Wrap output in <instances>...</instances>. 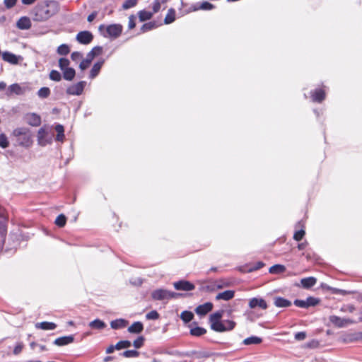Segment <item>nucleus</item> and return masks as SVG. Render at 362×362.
<instances>
[{
	"mask_svg": "<svg viewBox=\"0 0 362 362\" xmlns=\"http://www.w3.org/2000/svg\"><path fill=\"white\" fill-rule=\"evenodd\" d=\"M264 266V263L261 262V261L255 262L253 265H252L248 269V272H254V271H257V270L262 268Z\"/></svg>",
	"mask_w": 362,
	"mask_h": 362,
	"instance_id": "51",
	"label": "nucleus"
},
{
	"mask_svg": "<svg viewBox=\"0 0 362 362\" xmlns=\"http://www.w3.org/2000/svg\"><path fill=\"white\" fill-rule=\"evenodd\" d=\"M320 302V300L319 298L313 296H309L305 300L306 308H308L311 306H315L318 305Z\"/></svg>",
	"mask_w": 362,
	"mask_h": 362,
	"instance_id": "41",
	"label": "nucleus"
},
{
	"mask_svg": "<svg viewBox=\"0 0 362 362\" xmlns=\"http://www.w3.org/2000/svg\"><path fill=\"white\" fill-rule=\"evenodd\" d=\"M104 62H105V60L101 59L93 64V66L90 71V74H89L90 78L93 79L98 75V74L100 71V69H101L103 64H104Z\"/></svg>",
	"mask_w": 362,
	"mask_h": 362,
	"instance_id": "21",
	"label": "nucleus"
},
{
	"mask_svg": "<svg viewBox=\"0 0 362 362\" xmlns=\"http://www.w3.org/2000/svg\"><path fill=\"white\" fill-rule=\"evenodd\" d=\"M355 310L356 308L354 305H344L340 308V311L349 313H353Z\"/></svg>",
	"mask_w": 362,
	"mask_h": 362,
	"instance_id": "53",
	"label": "nucleus"
},
{
	"mask_svg": "<svg viewBox=\"0 0 362 362\" xmlns=\"http://www.w3.org/2000/svg\"><path fill=\"white\" fill-rule=\"evenodd\" d=\"M180 318L185 323H188L193 320L194 314L191 311L184 310L181 313Z\"/></svg>",
	"mask_w": 362,
	"mask_h": 362,
	"instance_id": "34",
	"label": "nucleus"
},
{
	"mask_svg": "<svg viewBox=\"0 0 362 362\" xmlns=\"http://www.w3.org/2000/svg\"><path fill=\"white\" fill-rule=\"evenodd\" d=\"M145 341V337L143 336H139L133 342V346L135 349H140L144 346Z\"/></svg>",
	"mask_w": 362,
	"mask_h": 362,
	"instance_id": "46",
	"label": "nucleus"
},
{
	"mask_svg": "<svg viewBox=\"0 0 362 362\" xmlns=\"http://www.w3.org/2000/svg\"><path fill=\"white\" fill-rule=\"evenodd\" d=\"M184 294L169 291V299L177 298L183 296Z\"/></svg>",
	"mask_w": 362,
	"mask_h": 362,
	"instance_id": "62",
	"label": "nucleus"
},
{
	"mask_svg": "<svg viewBox=\"0 0 362 362\" xmlns=\"http://www.w3.org/2000/svg\"><path fill=\"white\" fill-rule=\"evenodd\" d=\"M62 71L63 74L64 79L66 81H72L76 76V71L74 68L71 67L62 70Z\"/></svg>",
	"mask_w": 362,
	"mask_h": 362,
	"instance_id": "29",
	"label": "nucleus"
},
{
	"mask_svg": "<svg viewBox=\"0 0 362 362\" xmlns=\"http://www.w3.org/2000/svg\"><path fill=\"white\" fill-rule=\"evenodd\" d=\"M76 39L80 44L88 45L92 42L93 35L90 31L84 30L79 32Z\"/></svg>",
	"mask_w": 362,
	"mask_h": 362,
	"instance_id": "9",
	"label": "nucleus"
},
{
	"mask_svg": "<svg viewBox=\"0 0 362 362\" xmlns=\"http://www.w3.org/2000/svg\"><path fill=\"white\" fill-rule=\"evenodd\" d=\"M102 52H103V47L100 46H95L88 52V54L90 56H92V57L94 58V57L101 54Z\"/></svg>",
	"mask_w": 362,
	"mask_h": 362,
	"instance_id": "48",
	"label": "nucleus"
},
{
	"mask_svg": "<svg viewBox=\"0 0 362 362\" xmlns=\"http://www.w3.org/2000/svg\"><path fill=\"white\" fill-rule=\"evenodd\" d=\"M316 282H317L316 278L313 277V276L303 278L300 281L302 286L306 289L310 288L313 286H314L315 285Z\"/></svg>",
	"mask_w": 362,
	"mask_h": 362,
	"instance_id": "27",
	"label": "nucleus"
},
{
	"mask_svg": "<svg viewBox=\"0 0 362 362\" xmlns=\"http://www.w3.org/2000/svg\"><path fill=\"white\" fill-rule=\"evenodd\" d=\"M89 327L95 329H103L106 327V324L100 319H95L89 323Z\"/></svg>",
	"mask_w": 362,
	"mask_h": 362,
	"instance_id": "31",
	"label": "nucleus"
},
{
	"mask_svg": "<svg viewBox=\"0 0 362 362\" xmlns=\"http://www.w3.org/2000/svg\"><path fill=\"white\" fill-rule=\"evenodd\" d=\"M6 219L4 216H0V247L4 244L6 235Z\"/></svg>",
	"mask_w": 362,
	"mask_h": 362,
	"instance_id": "18",
	"label": "nucleus"
},
{
	"mask_svg": "<svg viewBox=\"0 0 362 362\" xmlns=\"http://www.w3.org/2000/svg\"><path fill=\"white\" fill-rule=\"evenodd\" d=\"M160 8V0H155L153 4V12L152 13H157Z\"/></svg>",
	"mask_w": 362,
	"mask_h": 362,
	"instance_id": "60",
	"label": "nucleus"
},
{
	"mask_svg": "<svg viewBox=\"0 0 362 362\" xmlns=\"http://www.w3.org/2000/svg\"><path fill=\"white\" fill-rule=\"evenodd\" d=\"M187 353L189 354V356H187V357H192L197 359L206 358L210 357V354L206 351L193 350L187 351Z\"/></svg>",
	"mask_w": 362,
	"mask_h": 362,
	"instance_id": "23",
	"label": "nucleus"
},
{
	"mask_svg": "<svg viewBox=\"0 0 362 362\" xmlns=\"http://www.w3.org/2000/svg\"><path fill=\"white\" fill-rule=\"evenodd\" d=\"M120 355L125 358L138 357L139 352L136 350H127L121 353Z\"/></svg>",
	"mask_w": 362,
	"mask_h": 362,
	"instance_id": "43",
	"label": "nucleus"
},
{
	"mask_svg": "<svg viewBox=\"0 0 362 362\" xmlns=\"http://www.w3.org/2000/svg\"><path fill=\"white\" fill-rule=\"evenodd\" d=\"M151 298L154 300H169V291L164 288H158L152 291Z\"/></svg>",
	"mask_w": 362,
	"mask_h": 362,
	"instance_id": "11",
	"label": "nucleus"
},
{
	"mask_svg": "<svg viewBox=\"0 0 362 362\" xmlns=\"http://www.w3.org/2000/svg\"><path fill=\"white\" fill-rule=\"evenodd\" d=\"M127 325L128 321L122 318L116 319L110 322V327L113 329L124 328L127 327Z\"/></svg>",
	"mask_w": 362,
	"mask_h": 362,
	"instance_id": "22",
	"label": "nucleus"
},
{
	"mask_svg": "<svg viewBox=\"0 0 362 362\" xmlns=\"http://www.w3.org/2000/svg\"><path fill=\"white\" fill-rule=\"evenodd\" d=\"M27 122L33 127L40 126L41 124V118L35 113H30L26 116Z\"/></svg>",
	"mask_w": 362,
	"mask_h": 362,
	"instance_id": "20",
	"label": "nucleus"
},
{
	"mask_svg": "<svg viewBox=\"0 0 362 362\" xmlns=\"http://www.w3.org/2000/svg\"><path fill=\"white\" fill-rule=\"evenodd\" d=\"M107 36L117 38L122 32V26L119 24H112L106 28Z\"/></svg>",
	"mask_w": 362,
	"mask_h": 362,
	"instance_id": "12",
	"label": "nucleus"
},
{
	"mask_svg": "<svg viewBox=\"0 0 362 362\" xmlns=\"http://www.w3.org/2000/svg\"><path fill=\"white\" fill-rule=\"evenodd\" d=\"M329 322L335 327L342 328L346 327L348 325L353 324L354 322L349 318H341L337 315H331L329 317Z\"/></svg>",
	"mask_w": 362,
	"mask_h": 362,
	"instance_id": "7",
	"label": "nucleus"
},
{
	"mask_svg": "<svg viewBox=\"0 0 362 362\" xmlns=\"http://www.w3.org/2000/svg\"><path fill=\"white\" fill-rule=\"evenodd\" d=\"M66 222V218L64 214H59L56 220H55V224L59 227H64Z\"/></svg>",
	"mask_w": 362,
	"mask_h": 362,
	"instance_id": "44",
	"label": "nucleus"
},
{
	"mask_svg": "<svg viewBox=\"0 0 362 362\" xmlns=\"http://www.w3.org/2000/svg\"><path fill=\"white\" fill-rule=\"evenodd\" d=\"M214 7V5L208 1H203L200 5L199 8L202 10H211Z\"/></svg>",
	"mask_w": 362,
	"mask_h": 362,
	"instance_id": "54",
	"label": "nucleus"
},
{
	"mask_svg": "<svg viewBox=\"0 0 362 362\" xmlns=\"http://www.w3.org/2000/svg\"><path fill=\"white\" fill-rule=\"evenodd\" d=\"M23 344L22 343H18L15 347H14V349H13V354L15 355H17L18 354H20L23 349Z\"/></svg>",
	"mask_w": 362,
	"mask_h": 362,
	"instance_id": "61",
	"label": "nucleus"
},
{
	"mask_svg": "<svg viewBox=\"0 0 362 362\" xmlns=\"http://www.w3.org/2000/svg\"><path fill=\"white\" fill-rule=\"evenodd\" d=\"M325 92L321 88H316L310 91V97L313 102L320 103L325 99Z\"/></svg>",
	"mask_w": 362,
	"mask_h": 362,
	"instance_id": "13",
	"label": "nucleus"
},
{
	"mask_svg": "<svg viewBox=\"0 0 362 362\" xmlns=\"http://www.w3.org/2000/svg\"><path fill=\"white\" fill-rule=\"evenodd\" d=\"M13 136L20 146L29 147L32 144L30 130L25 127H18L13 131Z\"/></svg>",
	"mask_w": 362,
	"mask_h": 362,
	"instance_id": "3",
	"label": "nucleus"
},
{
	"mask_svg": "<svg viewBox=\"0 0 362 362\" xmlns=\"http://www.w3.org/2000/svg\"><path fill=\"white\" fill-rule=\"evenodd\" d=\"M9 142L6 136L4 134H0V146L3 148H6L8 146Z\"/></svg>",
	"mask_w": 362,
	"mask_h": 362,
	"instance_id": "49",
	"label": "nucleus"
},
{
	"mask_svg": "<svg viewBox=\"0 0 362 362\" xmlns=\"http://www.w3.org/2000/svg\"><path fill=\"white\" fill-rule=\"evenodd\" d=\"M74 341V337L73 335L64 336L56 339L53 344L54 345L62 346L65 345H68L71 344Z\"/></svg>",
	"mask_w": 362,
	"mask_h": 362,
	"instance_id": "17",
	"label": "nucleus"
},
{
	"mask_svg": "<svg viewBox=\"0 0 362 362\" xmlns=\"http://www.w3.org/2000/svg\"><path fill=\"white\" fill-rule=\"evenodd\" d=\"M214 305L211 302H206L204 304L198 305L195 308V313L200 316H204L212 310Z\"/></svg>",
	"mask_w": 362,
	"mask_h": 362,
	"instance_id": "15",
	"label": "nucleus"
},
{
	"mask_svg": "<svg viewBox=\"0 0 362 362\" xmlns=\"http://www.w3.org/2000/svg\"><path fill=\"white\" fill-rule=\"evenodd\" d=\"M132 346V342L129 340H122L118 341L114 346L117 350H120L122 349H127Z\"/></svg>",
	"mask_w": 362,
	"mask_h": 362,
	"instance_id": "38",
	"label": "nucleus"
},
{
	"mask_svg": "<svg viewBox=\"0 0 362 362\" xmlns=\"http://www.w3.org/2000/svg\"><path fill=\"white\" fill-rule=\"evenodd\" d=\"M86 85V82L81 81L75 84L69 86L66 88V93L70 95H80L82 94L84 88Z\"/></svg>",
	"mask_w": 362,
	"mask_h": 362,
	"instance_id": "5",
	"label": "nucleus"
},
{
	"mask_svg": "<svg viewBox=\"0 0 362 362\" xmlns=\"http://www.w3.org/2000/svg\"><path fill=\"white\" fill-rule=\"evenodd\" d=\"M305 234V232L303 229L298 230L295 232L293 235V239L296 241H300L303 238Z\"/></svg>",
	"mask_w": 362,
	"mask_h": 362,
	"instance_id": "50",
	"label": "nucleus"
},
{
	"mask_svg": "<svg viewBox=\"0 0 362 362\" xmlns=\"http://www.w3.org/2000/svg\"><path fill=\"white\" fill-rule=\"evenodd\" d=\"M189 333L194 337H201L206 333V329L204 327L197 326V322H193L190 325Z\"/></svg>",
	"mask_w": 362,
	"mask_h": 362,
	"instance_id": "16",
	"label": "nucleus"
},
{
	"mask_svg": "<svg viewBox=\"0 0 362 362\" xmlns=\"http://www.w3.org/2000/svg\"><path fill=\"white\" fill-rule=\"evenodd\" d=\"M49 78L53 81L59 82L62 80V76L59 71L57 70H52L49 74Z\"/></svg>",
	"mask_w": 362,
	"mask_h": 362,
	"instance_id": "40",
	"label": "nucleus"
},
{
	"mask_svg": "<svg viewBox=\"0 0 362 362\" xmlns=\"http://www.w3.org/2000/svg\"><path fill=\"white\" fill-rule=\"evenodd\" d=\"M173 286L176 290L190 291L194 289L195 286L190 281L180 280L173 283Z\"/></svg>",
	"mask_w": 362,
	"mask_h": 362,
	"instance_id": "10",
	"label": "nucleus"
},
{
	"mask_svg": "<svg viewBox=\"0 0 362 362\" xmlns=\"http://www.w3.org/2000/svg\"><path fill=\"white\" fill-rule=\"evenodd\" d=\"M136 17L134 15H131L129 17V23H128V28L129 29H133L136 26Z\"/></svg>",
	"mask_w": 362,
	"mask_h": 362,
	"instance_id": "57",
	"label": "nucleus"
},
{
	"mask_svg": "<svg viewBox=\"0 0 362 362\" xmlns=\"http://www.w3.org/2000/svg\"><path fill=\"white\" fill-rule=\"evenodd\" d=\"M37 143L40 146H45L48 144H51L52 141V136H49V134L45 128L41 127L37 132Z\"/></svg>",
	"mask_w": 362,
	"mask_h": 362,
	"instance_id": "6",
	"label": "nucleus"
},
{
	"mask_svg": "<svg viewBox=\"0 0 362 362\" xmlns=\"http://www.w3.org/2000/svg\"><path fill=\"white\" fill-rule=\"evenodd\" d=\"M175 20V10L173 8L168 9L167 15L164 19L165 24H170L174 22Z\"/></svg>",
	"mask_w": 362,
	"mask_h": 362,
	"instance_id": "32",
	"label": "nucleus"
},
{
	"mask_svg": "<svg viewBox=\"0 0 362 362\" xmlns=\"http://www.w3.org/2000/svg\"><path fill=\"white\" fill-rule=\"evenodd\" d=\"M17 2V0H4V4L6 8L10 9L13 8Z\"/></svg>",
	"mask_w": 362,
	"mask_h": 362,
	"instance_id": "56",
	"label": "nucleus"
},
{
	"mask_svg": "<svg viewBox=\"0 0 362 362\" xmlns=\"http://www.w3.org/2000/svg\"><path fill=\"white\" fill-rule=\"evenodd\" d=\"M137 0H125L122 4V8L124 10L133 8L137 4Z\"/></svg>",
	"mask_w": 362,
	"mask_h": 362,
	"instance_id": "47",
	"label": "nucleus"
},
{
	"mask_svg": "<svg viewBox=\"0 0 362 362\" xmlns=\"http://www.w3.org/2000/svg\"><path fill=\"white\" fill-rule=\"evenodd\" d=\"M157 27H158V25L156 23V22H154V21L148 22V23H144L141 26V33H146L147 31H149L154 28H156Z\"/></svg>",
	"mask_w": 362,
	"mask_h": 362,
	"instance_id": "37",
	"label": "nucleus"
},
{
	"mask_svg": "<svg viewBox=\"0 0 362 362\" xmlns=\"http://www.w3.org/2000/svg\"><path fill=\"white\" fill-rule=\"evenodd\" d=\"M69 64L70 62L67 58L62 57L59 59V67L60 68L61 71L69 68Z\"/></svg>",
	"mask_w": 362,
	"mask_h": 362,
	"instance_id": "45",
	"label": "nucleus"
},
{
	"mask_svg": "<svg viewBox=\"0 0 362 362\" xmlns=\"http://www.w3.org/2000/svg\"><path fill=\"white\" fill-rule=\"evenodd\" d=\"M50 93V89L48 87H42L38 90L37 94L40 98L45 99L49 96Z\"/></svg>",
	"mask_w": 362,
	"mask_h": 362,
	"instance_id": "36",
	"label": "nucleus"
},
{
	"mask_svg": "<svg viewBox=\"0 0 362 362\" xmlns=\"http://www.w3.org/2000/svg\"><path fill=\"white\" fill-rule=\"evenodd\" d=\"M262 339L257 336H251L245 339L243 341L244 345L259 344L262 343Z\"/></svg>",
	"mask_w": 362,
	"mask_h": 362,
	"instance_id": "30",
	"label": "nucleus"
},
{
	"mask_svg": "<svg viewBox=\"0 0 362 362\" xmlns=\"http://www.w3.org/2000/svg\"><path fill=\"white\" fill-rule=\"evenodd\" d=\"M94 58L92 57V56H90L88 53L86 55V57L85 59H83L80 64H79V68L80 69H81L82 71L86 69L89 65L90 64V63L92 62L93 59Z\"/></svg>",
	"mask_w": 362,
	"mask_h": 362,
	"instance_id": "35",
	"label": "nucleus"
},
{
	"mask_svg": "<svg viewBox=\"0 0 362 362\" xmlns=\"http://www.w3.org/2000/svg\"><path fill=\"white\" fill-rule=\"evenodd\" d=\"M286 270V267L281 264H275L269 268V272L271 274H281Z\"/></svg>",
	"mask_w": 362,
	"mask_h": 362,
	"instance_id": "39",
	"label": "nucleus"
},
{
	"mask_svg": "<svg viewBox=\"0 0 362 362\" xmlns=\"http://www.w3.org/2000/svg\"><path fill=\"white\" fill-rule=\"evenodd\" d=\"M153 14V13L145 10H141L138 13L139 21L141 22L150 20L152 18Z\"/></svg>",
	"mask_w": 362,
	"mask_h": 362,
	"instance_id": "33",
	"label": "nucleus"
},
{
	"mask_svg": "<svg viewBox=\"0 0 362 362\" xmlns=\"http://www.w3.org/2000/svg\"><path fill=\"white\" fill-rule=\"evenodd\" d=\"M248 305L251 309H254L257 307H259V308L263 309V310H265L267 308V302L265 301L264 299H263L262 298H256L255 297V298H252L250 299Z\"/></svg>",
	"mask_w": 362,
	"mask_h": 362,
	"instance_id": "14",
	"label": "nucleus"
},
{
	"mask_svg": "<svg viewBox=\"0 0 362 362\" xmlns=\"http://www.w3.org/2000/svg\"><path fill=\"white\" fill-rule=\"evenodd\" d=\"M57 11L54 1L38 4L33 10V20L35 21H45L54 16Z\"/></svg>",
	"mask_w": 362,
	"mask_h": 362,
	"instance_id": "2",
	"label": "nucleus"
},
{
	"mask_svg": "<svg viewBox=\"0 0 362 362\" xmlns=\"http://www.w3.org/2000/svg\"><path fill=\"white\" fill-rule=\"evenodd\" d=\"M293 304L296 306L299 307V308H306L305 300L296 299L293 301Z\"/></svg>",
	"mask_w": 362,
	"mask_h": 362,
	"instance_id": "59",
	"label": "nucleus"
},
{
	"mask_svg": "<svg viewBox=\"0 0 362 362\" xmlns=\"http://www.w3.org/2000/svg\"><path fill=\"white\" fill-rule=\"evenodd\" d=\"M332 291V293H334V294H345L346 293V291L344 290H342V289H339V288H331Z\"/></svg>",
	"mask_w": 362,
	"mask_h": 362,
	"instance_id": "63",
	"label": "nucleus"
},
{
	"mask_svg": "<svg viewBox=\"0 0 362 362\" xmlns=\"http://www.w3.org/2000/svg\"><path fill=\"white\" fill-rule=\"evenodd\" d=\"M1 57L4 61L13 65H17L23 60V57L22 56L16 55L8 51L3 52Z\"/></svg>",
	"mask_w": 362,
	"mask_h": 362,
	"instance_id": "4",
	"label": "nucleus"
},
{
	"mask_svg": "<svg viewBox=\"0 0 362 362\" xmlns=\"http://www.w3.org/2000/svg\"><path fill=\"white\" fill-rule=\"evenodd\" d=\"M16 26L20 30H28L31 28L32 23L28 17L23 16L17 21Z\"/></svg>",
	"mask_w": 362,
	"mask_h": 362,
	"instance_id": "19",
	"label": "nucleus"
},
{
	"mask_svg": "<svg viewBox=\"0 0 362 362\" xmlns=\"http://www.w3.org/2000/svg\"><path fill=\"white\" fill-rule=\"evenodd\" d=\"M36 329H41L43 330H54L57 327V325L51 322H37L35 325Z\"/></svg>",
	"mask_w": 362,
	"mask_h": 362,
	"instance_id": "24",
	"label": "nucleus"
},
{
	"mask_svg": "<svg viewBox=\"0 0 362 362\" xmlns=\"http://www.w3.org/2000/svg\"><path fill=\"white\" fill-rule=\"evenodd\" d=\"M82 57L83 54L80 52H74L71 54V59L74 62H78V60L81 59Z\"/></svg>",
	"mask_w": 362,
	"mask_h": 362,
	"instance_id": "55",
	"label": "nucleus"
},
{
	"mask_svg": "<svg viewBox=\"0 0 362 362\" xmlns=\"http://www.w3.org/2000/svg\"><path fill=\"white\" fill-rule=\"evenodd\" d=\"M55 130L57 134H61V133L64 132V129L63 125L59 124L56 125Z\"/></svg>",
	"mask_w": 362,
	"mask_h": 362,
	"instance_id": "64",
	"label": "nucleus"
},
{
	"mask_svg": "<svg viewBox=\"0 0 362 362\" xmlns=\"http://www.w3.org/2000/svg\"><path fill=\"white\" fill-rule=\"evenodd\" d=\"M294 338L297 341H302L306 338V333L305 332H299L295 334Z\"/></svg>",
	"mask_w": 362,
	"mask_h": 362,
	"instance_id": "58",
	"label": "nucleus"
},
{
	"mask_svg": "<svg viewBox=\"0 0 362 362\" xmlns=\"http://www.w3.org/2000/svg\"><path fill=\"white\" fill-rule=\"evenodd\" d=\"M25 92V88L21 86L18 83H13L10 85L6 92V95L8 97H11L13 95H23Z\"/></svg>",
	"mask_w": 362,
	"mask_h": 362,
	"instance_id": "8",
	"label": "nucleus"
},
{
	"mask_svg": "<svg viewBox=\"0 0 362 362\" xmlns=\"http://www.w3.org/2000/svg\"><path fill=\"white\" fill-rule=\"evenodd\" d=\"M235 292L232 290H227L221 293H218L216 296V300H229L234 297Z\"/></svg>",
	"mask_w": 362,
	"mask_h": 362,
	"instance_id": "25",
	"label": "nucleus"
},
{
	"mask_svg": "<svg viewBox=\"0 0 362 362\" xmlns=\"http://www.w3.org/2000/svg\"><path fill=\"white\" fill-rule=\"evenodd\" d=\"M224 311L223 310H218L210 315L209 322L212 330L217 332H224L233 330L236 322L233 320H221Z\"/></svg>",
	"mask_w": 362,
	"mask_h": 362,
	"instance_id": "1",
	"label": "nucleus"
},
{
	"mask_svg": "<svg viewBox=\"0 0 362 362\" xmlns=\"http://www.w3.org/2000/svg\"><path fill=\"white\" fill-rule=\"evenodd\" d=\"M144 329V325L142 322L137 321L134 322L131 326L128 327V332L133 334H139Z\"/></svg>",
	"mask_w": 362,
	"mask_h": 362,
	"instance_id": "28",
	"label": "nucleus"
},
{
	"mask_svg": "<svg viewBox=\"0 0 362 362\" xmlns=\"http://www.w3.org/2000/svg\"><path fill=\"white\" fill-rule=\"evenodd\" d=\"M70 48L66 44H62L57 47V52L59 55H66L69 53Z\"/></svg>",
	"mask_w": 362,
	"mask_h": 362,
	"instance_id": "42",
	"label": "nucleus"
},
{
	"mask_svg": "<svg viewBox=\"0 0 362 362\" xmlns=\"http://www.w3.org/2000/svg\"><path fill=\"white\" fill-rule=\"evenodd\" d=\"M159 314L156 310H151V312L148 313L146 315V318L147 320H158L159 318Z\"/></svg>",
	"mask_w": 362,
	"mask_h": 362,
	"instance_id": "52",
	"label": "nucleus"
},
{
	"mask_svg": "<svg viewBox=\"0 0 362 362\" xmlns=\"http://www.w3.org/2000/svg\"><path fill=\"white\" fill-rule=\"evenodd\" d=\"M274 304L278 308H287L291 305V302L283 297H276L274 298Z\"/></svg>",
	"mask_w": 362,
	"mask_h": 362,
	"instance_id": "26",
	"label": "nucleus"
}]
</instances>
